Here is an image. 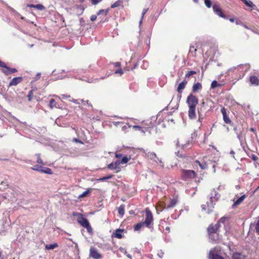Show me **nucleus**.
<instances>
[{
  "mask_svg": "<svg viewBox=\"0 0 259 259\" xmlns=\"http://www.w3.org/2000/svg\"><path fill=\"white\" fill-rule=\"evenodd\" d=\"M124 208L125 206L124 204H121L120 205L118 209V212L119 214L122 216H123L124 214Z\"/></svg>",
  "mask_w": 259,
  "mask_h": 259,
  "instance_id": "c85d7f7f",
  "label": "nucleus"
},
{
  "mask_svg": "<svg viewBox=\"0 0 259 259\" xmlns=\"http://www.w3.org/2000/svg\"><path fill=\"white\" fill-rule=\"evenodd\" d=\"M17 71V69H15V68H10V74H11V73H13L14 72H16Z\"/></svg>",
  "mask_w": 259,
  "mask_h": 259,
  "instance_id": "052dcab7",
  "label": "nucleus"
},
{
  "mask_svg": "<svg viewBox=\"0 0 259 259\" xmlns=\"http://www.w3.org/2000/svg\"><path fill=\"white\" fill-rule=\"evenodd\" d=\"M196 73V72L195 71H188L185 75V79L187 78H189L191 75L195 74Z\"/></svg>",
  "mask_w": 259,
  "mask_h": 259,
  "instance_id": "4c0bfd02",
  "label": "nucleus"
},
{
  "mask_svg": "<svg viewBox=\"0 0 259 259\" xmlns=\"http://www.w3.org/2000/svg\"><path fill=\"white\" fill-rule=\"evenodd\" d=\"M35 8L39 10H44L45 9V7L41 4H37L35 6Z\"/></svg>",
  "mask_w": 259,
  "mask_h": 259,
  "instance_id": "37998d69",
  "label": "nucleus"
},
{
  "mask_svg": "<svg viewBox=\"0 0 259 259\" xmlns=\"http://www.w3.org/2000/svg\"><path fill=\"white\" fill-rule=\"evenodd\" d=\"M22 80V77H16L13 78L9 83V86L16 85Z\"/></svg>",
  "mask_w": 259,
  "mask_h": 259,
  "instance_id": "ddd939ff",
  "label": "nucleus"
},
{
  "mask_svg": "<svg viewBox=\"0 0 259 259\" xmlns=\"http://www.w3.org/2000/svg\"><path fill=\"white\" fill-rule=\"evenodd\" d=\"M10 67L8 66H6L4 68L2 69L3 72L6 75L10 74Z\"/></svg>",
  "mask_w": 259,
  "mask_h": 259,
  "instance_id": "72a5a7b5",
  "label": "nucleus"
},
{
  "mask_svg": "<svg viewBox=\"0 0 259 259\" xmlns=\"http://www.w3.org/2000/svg\"><path fill=\"white\" fill-rule=\"evenodd\" d=\"M198 119L197 121V123L198 124V126L199 127H200L201 126V122L203 119V115L199 112V110H198Z\"/></svg>",
  "mask_w": 259,
  "mask_h": 259,
  "instance_id": "bb28decb",
  "label": "nucleus"
},
{
  "mask_svg": "<svg viewBox=\"0 0 259 259\" xmlns=\"http://www.w3.org/2000/svg\"><path fill=\"white\" fill-rule=\"evenodd\" d=\"M234 130L236 131V133L237 134V138L239 139L240 142L241 143L243 141V131L240 132L239 133L238 132L237 128L234 127Z\"/></svg>",
  "mask_w": 259,
  "mask_h": 259,
  "instance_id": "5701e85b",
  "label": "nucleus"
},
{
  "mask_svg": "<svg viewBox=\"0 0 259 259\" xmlns=\"http://www.w3.org/2000/svg\"><path fill=\"white\" fill-rule=\"evenodd\" d=\"M102 0H91V3L94 5H96L98 4L99 3L102 2Z\"/></svg>",
  "mask_w": 259,
  "mask_h": 259,
  "instance_id": "864d4df0",
  "label": "nucleus"
},
{
  "mask_svg": "<svg viewBox=\"0 0 259 259\" xmlns=\"http://www.w3.org/2000/svg\"><path fill=\"white\" fill-rule=\"evenodd\" d=\"M221 112L223 114V115H226L227 113L226 112V111H225V109L224 108H223L222 109H221Z\"/></svg>",
  "mask_w": 259,
  "mask_h": 259,
  "instance_id": "e2e57ef3",
  "label": "nucleus"
},
{
  "mask_svg": "<svg viewBox=\"0 0 259 259\" xmlns=\"http://www.w3.org/2000/svg\"><path fill=\"white\" fill-rule=\"evenodd\" d=\"M118 166L117 161H116L115 163H111L108 165L107 167L110 169H116Z\"/></svg>",
  "mask_w": 259,
  "mask_h": 259,
  "instance_id": "cd10ccee",
  "label": "nucleus"
},
{
  "mask_svg": "<svg viewBox=\"0 0 259 259\" xmlns=\"http://www.w3.org/2000/svg\"><path fill=\"white\" fill-rule=\"evenodd\" d=\"M40 73L38 72L36 74V76L35 77V80H36L39 78L40 76Z\"/></svg>",
  "mask_w": 259,
  "mask_h": 259,
  "instance_id": "680f3d73",
  "label": "nucleus"
},
{
  "mask_svg": "<svg viewBox=\"0 0 259 259\" xmlns=\"http://www.w3.org/2000/svg\"><path fill=\"white\" fill-rule=\"evenodd\" d=\"M204 3L205 6L207 8H210L211 6V2L210 0H204Z\"/></svg>",
  "mask_w": 259,
  "mask_h": 259,
  "instance_id": "49530a36",
  "label": "nucleus"
},
{
  "mask_svg": "<svg viewBox=\"0 0 259 259\" xmlns=\"http://www.w3.org/2000/svg\"><path fill=\"white\" fill-rule=\"evenodd\" d=\"M208 257L209 259H225L219 252L218 250L215 248L210 250Z\"/></svg>",
  "mask_w": 259,
  "mask_h": 259,
  "instance_id": "1a4fd4ad",
  "label": "nucleus"
},
{
  "mask_svg": "<svg viewBox=\"0 0 259 259\" xmlns=\"http://www.w3.org/2000/svg\"><path fill=\"white\" fill-rule=\"evenodd\" d=\"M35 156H36V158H37L36 162L39 164H43L42 160L40 158V154H37L35 155Z\"/></svg>",
  "mask_w": 259,
  "mask_h": 259,
  "instance_id": "79ce46f5",
  "label": "nucleus"
},
{
  "mask_svg": "<svg viewBox=\"0 0 259 259\" xmlns=\"http://www.w3.org/2000/svg\"><path fill=\"white\" fill-rule=\"evenodd\" d=\"M147 10L148 9H144L143 10V12H142V18L140 21V25H141V24L142 23V19L144 17V16L145 15V14L146 13V12H147Z\"/></svg>",
  "mask_w": 259,
  "mask_h": 259,
  "instance_id": "09e8293b",
  "label": "nucleus"
},
{
  "mask_svg": "<svg viewBox=\"0 0 259 259\" xmlns=\"http://www.w3.org/2000/svg\"><path fill=\"white\" fill-rule=\"evenodd\" d=\"M121 156H122V155L121 154H118V153L115 154V157L117 158L121 157Z\"/></svg>",
  "mask_w": 259,
  "mask_h": 259,
  "instance_id": "338daca9",
  "label": "nucleus"
},
{
  "mask_svg": "<svg viewBox=\"0 0 259 259\" xmlns=\"http://www.w3.org/2000/svg\"><path fill=\"white\" fill-rule=\"evenodd\" d=\"M230 154L232 156V157H233V158H234V154H235V152H234V151L233 150H231V151H230Z\"/></svg>",
  "mask_w": 259,
  "mask_h": 259,
  "instance_id": "774afa93",
  "label": "nucleus"
},
{
  "mask_svg": "<svg viewBox=\"0 0 259 259\" xmlns=\"http://www.w3.org/2000/svg\"><path fill=\"white\" fill-rule=\"evenodd\" d=\"M225 219H226L225 218H222L219 220L216 224L214 225H210L208 227L207 231L209 234V238L212 239L213 241H215L218 239V235L217 232L218 231L219 228L220 226V223H224Z\"/></svg>",
  "mask_w": 259,
  "mask_h": 259,
  "instance_id": "7ed1b4c3",
  "label": "nucleus"
},
{
  "mask_svg": "<svg viewBox=\"0 0 259 259\" xmlns=\"http://www.w3.org/2000/svg\"><path fill=\"white\" fill-rule=\"evenodd\" d=\"M196 162L199 163V166L202 169H204L206 168L207 164L205 162L200 163L198 161H197Z\"/></svg>",
  "mask_w": 259,
  "mask_h": 259,
  "instance_id": "a18cd8bd",
  "label": "nucleus"
},
{
  "mask_svg": "<svg viewBox=\"0 0 259 259\" xmlns=\"http://www.w3.org/2000/svg\"><path fill=\"white\" fill-rule=\"evenodd\" d=\"M31 168L34 170L40 171L42 168V166L39 165H35Z\"/></svg>",
  "mask_w": 259,
  "mask_h": 259,
  "instance_id": "c03bdc74",
  "label": "nucleus"
},
{
  "mask_svg": "<svg viewBox=\"0 0 259 259\" xmlns=\"http://www.w3.org/2000/svg\"><path fill=\"white\" fill-rule=\"evenodd\" d=\"M97 19V16L95 15H93L91 16L90 19L92 21H94Z\"/></svg>",
  "mask_w": 259,
  "mask_h": 259,
  "instance_id": "4d7b16f0",
  "label": "nucleus"
},
{
  "mask_svg": "<svg viewBox=\"0 0 259 259\" xmlns=\"http://www.w3.org/2000/svg\"><path fill=\"white\" fill-rule=\"evenodd\" d=\"M187 84V81L186 79H184L178 85L177 88V91L179 93L181 94L182 91L185 88L186 84Z\"/></svg>",
  "mask_w": 259,
  "mask_h": 259,
  "instance_id": "4468645a",
  "label": "nucleus"
},
{
  "mask_svg": "<svg viewBox=\"0 0 259 259\" xmlns=\"http://www.w3.org/2000/svg\"><path fill=\"white\" fill-rule=\"evenodd\" d=\"M113 64L115 67H120V65H121L120 63L119 62L113 63Z\"/></svg>",
  "mask_w": 259,
  "mask_h": 259,
  "instance_id": "bf43d9fd",
  "label": "nucleus"
},
{
  "mask_svg": "<svg viewBox=\"0 0 259 259\" xmlns=\"http://www.w3.org/2000/svg\"><path fill=\"white\" fill-rule=\"evenodd\" d=\"M73 215L77 216V222L82 227L86 228L87 230L91 229L89 222L87 219L83 217L82 214L76 212L73 213Z\"/></svg>",
  "mask_w": 259,
  "mask_h": 259,
  "instance_id": "423d86ee",
  "label": "nucleus"
},
{
  "mask_svg": "<svg viewBox=\"0 0 259 259\" xmlns=\"http://www.w3.org/2000/svg\"><path fill=\"white\" fill-rule=\"evenodd\" d=\"M33 96V91H30L27 95V97L28 98V100L30 101L32 99Z\"/></svg>",
  "mask_w": 259,
  "mask_h": 259,
  "instance_id": "de8ad7c7",
  "label": "nucleus"
},
{
  "mask_svg": "<svg viewBox=\"0 0 259 259\" xmlns=\"http://www.w3.org/2000/svg\"><path fill=\"white\" fill-rule=\"evenodd\" d=\"M130 159H131L130 157L128 158L127 156H124L122 158V159L120 161L117 160V161L118 162V165L120 164H123L126 163L129 161V160Z\"/></svg>",
  "mask_w": 259,
  "mask_h": 259,
  "instance_id": "a878e982",
  "label": "nucleus"
},
{
  "mask_svg": "<svg viewBox=\"0 0 259 259\" xmlns=\"http://www.w3.org/2000/svg\"><path fill=\"white\" fill-rule=\"evenodd\" d=\"M233 259H245V255L242 253L235 252L232 256Z\"/></svg>",
  "mask_w": 259,
  "mask_h": 259,
  "instance_id": "6ab92c4d",
  "label": "nucleus"
},
{
  "mask_svg": "<svg viewBox=\"0 0 259 259\" xmlns=\"http://www.w3.org/2000/svg\"><path fill=\"white\" fill-rule=\"evenodd\" d=\"M220 84L218 83V82L216 80H213L211 84V89H214L219 86H220Z\"/></svg>",
  "mask_w": 259,
  "mask_h": 259,
  "instance_id": "a19ab883",
  "label": "nucleus"
},
{
  "mask_svg": "<svg viewBox=\"0 0 259 259\" xmlns=\"http://www.w3.org/2000/svg\"><path fill=\"white\" fill-rule=\"evenodd\" d=\"M119 250L124 253V254H126V253H127V251H126V249L124 248H123V247H120L119 248Z\"/></svg>",
  "mask_w": 259,
  "mask_h": 259,
  "instance_id": "5fc2aeb1",
  "label": "nucleus"
},
{
  "mask_svg": "<svg viewBox=\"0 0 259 259\" xmlns=\"http://www.w3.org/2000/svg\"><path fill=\"white\" fill-rule=\"evenodd\" d=\"M58 246V245L57 243H55L53 244H47L46 245V248L47 249H53Z\"/></svg>",
  "mask_w": 259,
  "mask_h": 259,
  "instance_id": "7c9ffc66",
  "label": "nucleus"
},
{
  "mask_svg": "<svg viewBox=\"0 0 259 259\" xmlns=\"http://www.w3.org/2000/svg\"><path fill=\"white\" fill-rule=\"evenodd\" d=\"M56 106V102L54 99H52L50 101V107L51 109Z\"/></svg>",
  "mask_w": 259,
  "mask_h": 259,
  "instance_id": "ea45409f",
  "label": "nucleus"
},
{
  "mask_svg": "<svg viewBox=\"0 0 259 259\" xmlns=\"http://www.w3.org/2000/svg\"><path fill=\"white\" fill-rule=\"evenodd\" d=\"M127 128L128 127L126 125H124L122 127V130L124 132H126Z\"/></svg>",
  "mask_w": 259,
  "mask_h": 259,
  "instance_id": "0e129e2a",
  "label": "nucleus"
},
{
  "mask_svg": "<svg viewBox=\"0 0 259 259\" xmlns=\"http://www.w3.org/2000/svg\"><path fill=\"white\" fill-rule=\"evenodd\" d=\"M120 3H121V1L120 0H118L117 1L115 2L114 4H113L111 6V8L114 9V8L119 7L120 5Z\"/></svg>",
  "mask_w": 259,
  "mask_h": 259,
  "instance_id": "e433bc0d",
  "label": "nucleus"
},
{
  "mask_svg": "<svg viewBox=\"0 0 259 259\" xmlns=\"http://www.w3.org/2000/svg\"><path fill=\"white\" fill-rule=\"evenodd\" d=\"M89 256L94 259H101L102 258L101 254L98 252L96 248L93 247L90 248Z\"/></svg>",
  "mask_w": 259,
  "mask_h": 259,
  "instance_id": "9d476101",
  "label": "nucleus"
},
{
  "mask_svg": "<svg viewBox=\"0 0 259 259\" xmlns=\"http://www.w3.org/2000/svg\"><path fill=\"white\" fill-rule=\"evenodd\" d=\"M123 72L122 69H121L120 67H119V69L115 71V74H119L120 75H121L123 74Z\"/></svg>",
  "mask_w": 259,
  "mask_h": 259,
  "instance_id": "603ef678",
  "label": "nucleus"
},
{
  "mask_svg": "<svg viewBox=\"0 0 259 259\" xmlns=\"http://www.w3.org/2000/svg\"><path fill=\"white\" fill-rule=\"evenodd\" d=\"M40 171L44 173H45V174H52V170L50 168H48V167H42V168H41V170Z\"/></svg>",
  "mask_w": 259,
  "mask_h": 259,
  "instance_id": "473e14b6",
  "label": "nucleus"
},
{
  "mask_svg": "<svg viewBox=\"0 0 259 259\" xmlns=\"http://www.w3.org/2000/svg\"><path fill=\"white\" fill-rule=\"evenodd\" d=\"M250 68V65L248 64H241L237 66L233 67L229 69H228V71H234L235 70H237L240 73V77L242 78L243 77L246 72L249 70Z\"/></svg>",
  "mask_w": 259,
  "mask_h": 259,
  "instance_id": "39448f33",
  "label": "nucleus"
},
{
  "mask_svg": "<svg viewBox=\"0 0 259 259\" xmlns=\"http://www.w3.org/2000/svg\"><path fill=\"white\" fill-rule=\"evenodd\" d=\"M156 208L158 213H159L158 211L161 212L164 209H167L165 203L163 202H160L158 203V204L156 206Z\"/></svg>",
  "mask_w": 259,
  "mask_h": 259,
  "instance_id": "dca6fc26",
  "label": "nucleus"
},
{
  "mask_svg": "<svg viewBox=\"0 0 259 259\" xmlns=\"http://www.w3.org/2000/svg\"><path fill=\"white\" fill-rule=\"evenodd\" d=\"M198 100L197 98L190 94L187 98L186 103L189 107L188 116L190 119H195L196 117V106L198 104Z\"/></svg>",
  "mask_w": 259,
  "mask_h": 259,
  "instance_id": "f257e3e1",
  "label": "nucleus"
},
{
  "mask_svg": "<svg viewBox=\"0 0 259 259\" xmlns=\"http://www.w3.org/2000/svg\"><path fill=\"white\" fill-rule=\"evenodd\" d=\"M178 203V199L176 198H174L172 199H170L169 201V203L167 206V208H171L174 207L177 203Z\"/></svg>",
  "mask_w": 259,
  "mask_h": 259,
  "instance_id": "a211bd4d",
  "label": "nucleus"
},
{
  "mask_svg": "<svg viewBox=\"0 0 259 259\" xmlns=\"http://www.w3.org/2000/svg\"><path fill=\"white\" fill-rule=\"evenodd\" d=\"M146 155L149 158L154 160L156 162H157V161L156 160V159H157V157L156 156V154L154 152H149L148 153H146Z\"/></svg>",
  "mask_w": 259,
  "mask_h": 259,
  "instance_id": "b1692460",
  "label": "nucleus"
},
{
  "mask_svg": "<svg viewBox=\"0 0 259 259\" xmlns=\"http://www.w3.org/2000/svg\"><path fill=\"white\" fill-rule=\"evenodd\" d=\"M212 8H213L214 13L216 15H217L219 16L220 17L223 18H226V15H224L223 14V13L222 12V9H221L219 5H218V4L214 5L213 6Z\"/></svg>",
  "mask_w": 259,
  "mask_h": 259,
  "instance_id": "9b49d317",
  "label": "nucleus"
},
{
  "mask_svg": "<svg viewBox=\"0 0 259 259\" xmlns=\"http://www.w3.org/2000/svg\"><path fill=\"white\" fill-rule=\"evenodd\" d=\"M109 9H106V10L101 9V10H99V12L97 13V15H99L102 14H104V16H106L109 12Z\"/></svg>",
  "mask_w": 259,
  "mask_h": 259,
  "instance_id": "f704fd0d",
  "label": "nucleus"
},
{
  "mask_svg": "<svg viewBox=\"0 0 259 259\" xmlns=\"http://www.w3.org/2000/svg\"><path fill=\"white\" fill-rule=\"evenodd\" d=\"M122 232H123V230L119 229H117L115 231V232L113 234V235L115 237L118 238V239H120L122 237Z\"/></svg>",
  "mask_w": 259,
  "mask_h": 259,
  "instance_id": "4be33fe9",
  "label": "nucleus"
},
{
  "mask_svg": "<svg viewBox=\"0 0 259 259\" xmlns=\"http://www.w3.org/2000/svg\"><path fill=\"white\" fill-rule=\"evenodd\" d=\"M202 89L201 84L200 82H196L194 83L192 87V92L196 93L198 91L201 90Z\"/></svg>",
  "mask_w": 259,
  "mask_h": 259,
  "instance_id": "f3484780",
  "label": "nucleus"
},
{
  "mask_svg": "<svg viewBox=\"0 0 259 259\" xmlns=\"http://www.w3.org/2000/svg\"><path fill=\"white\" fill-rule=\"evenodd\" d=\"M196 176L195 172L192 170L183 169L182 171V178L183 180L193 179Z\"/></svg>",
  "mask_w": 259,
  "mask_h": 259,
  "instance_id": "6e6552de",
  "label": "nucleus"
},
{
  "mask_svg": "<svg viewBox=\"0 0 259 259\" xmlns=\"http://www.w3.org/2000/svg\"><path fill=\"white\" fill-rule=\"evenodd\" d=\"M158 116V115L157 116H152L150 119L143 122V126L147 128V132H148L150 134H151L150 129L159 123V121H157Z\"/></svg>",
  "mask_w": 259,
  "mask_h": 259,
  "instance_id": "20e7f679",
  "label": "nucleus"
},
{
  "mask_svg": "<svg viewBox=\"0 0 259 259\" xmlns=\"http://www.w3.org/2000/svg\"><path fill=\"white\" fill-rule=\"evenodd\" d=\"M112 177H113V175H110L107 176L106 177L101 178L98 179V181H105L107 180L111 179L112 178Z\"/></svg>",
  "mask_w": 259,
  "mask_h": 259,
  "instance_id": "c9c22d12",
  "label": "nucleus"
},
{
  "mask_svg": "<svg viewBox=\"0 0 259 259\" xmlns=\"http://www.w3.org/2000/svg\"><path fill=\"white\" fill-rule=\"evenodd\" d=\"M246 196L245 195H242L239 197L233 204V207L240 204L245 199Z\"/></svg>",
  "mask_w": 259,
  "mask_h": 259,
  "instance_id": "393cba45",
  "label": "nucleus"
},
{
  "mask_svg": "<svg viewBox=\"0 0 259 259\" xmlns=\"http://www.w3.org/2000/svg\"><path fill=\"white\" fill-rule=\"evenodd\" d=\"M71 101L73 102V103H75V104H80L81 102H83V100H80V99H79V100L72 99L71 100Z\"/></svg>",
  "mask_w": 259,
  "mask_h": 259,
  "instance_id": "8fccbe9b",
  "label": "nucleus"
},
{
  "mask_svg": "<svg viewBox=\"0 0 259 259\" xmlns=\"http://www.w3.org/2000/svg\"><path fill=\"white\" fill-rule=\"evenodd\" d=\"M132 127L136 130H139L141 131L144 134H145L146 132H147V128L144 126L134 125Z\"/></svg>",
  "mask_w": 259,
  "mask_h": 259,
  "instance_id": "aec40b11",
  "label": "nucleus"
},
{
  "mask_svg": "<svg viewBox=\"0 0 259 259\" xmlns=\"http://www.w3.org/2000/svg\"><path fill=\"white\" fill-rule=\"evenodd\" d=\"M250 228L255 231L256 233L259 235V217L254 223L251 224Z\"/></svg>",
  "mask_w": 259,
  "mask_h": 259,
  "instance_id": "f8f14e48",
  "label": "nucleus"
},
{
  "mask_svg": "<svg viewBox=\"0 0 259 259\" xmlns=\"http://www.w3.org/2000/svg\"><path fill=\"white\" fill-rule=\"evenodd\" d=\"M249 81L251 85L257 86L259 85V79L258 78L254 75L250 76Z\"/></svg>",
  "mask_w": 259,
  "mask_h": 259,
  "instance_id": "2eb2a0df",
  "label": "nucleus"
},
{
  "mask_svg": "<svg viewBox=\"0 0 259 259\" xmlns=\"http://www.w3.org/2000/svg\"><path fill=\"white\" fill-rule=\"evenodd\" d=\"M219 195L218 192L213 190L212 191L210 196V202H207L206 205H202V210L206 211L207 213L212 212L214 203L218 200Z\"/></svg>",
  "mask_w": 259,
  "mask_h": 259,
  "instance_id": "f03ea898",
  "label": "nucleus"
},
{
  "mask_svg": "<svg viewBox=\"0 0 259 259\" xmlns=\"http://www.w3.org/2000/svg\"><path fill=\"white\" fill-rule=\"evenodd\" d=\"M89 193V190L83 192L81 194H80L79 196V198H82V197H85Z\"/></svg>",
  "mask_w": 259,
  "mask_h": 259,
  "instance_id": "3c124183",
  "label": "nucleus"
},
{
  "mask_svg": "<svg viewBox=\"0 0 259 259\" xmlns=\"http://www.w3.org/2000/svg\"><path fill=\"white\" fill-rule=\"evenodd\" d=\"M223 119L226 123L229 124L231 122V120L230 119L229 117L227 116V114H224V115H223Z\"/></svg>",
  "mask_w": 259,
  "mask_h": 259,
  "instance_id": "58836bf2",
  "label": "nucleus"
},
{
  "mask_svg": "<svg viewBox=\"0 0 259 259\" xmlns=\"http://www.w3.org/2000/svg\"><path fill=\"white\" fill-rule=\"evenodd\" d=\"M153 215L151 211L148 208L146 209L145 220L143 222L145 226L147 228H150V226L153 225Z\"/></svg>",
  "mask_w": 259,
  "mask_h": 259,
  "instance_id": "0eeeda50",
  "label": "nucleus"
},
{
  "mask_svg": "<svg viewBox=\"0 0 259 259\" xmlns=\"http://www.w3.org/2000/svg\"><path fill=\"white\" fill-rule=\"evenodd\" d=\"M243 3L250 8V11L255 9L256 8L255 5L250 1L243 0Z\"/></svg>",
  "mask_w": 259,
  "mask_h": 259,
  "instance_id": "412c9836",
  "label": "nucleus"
},
{
  "mask_svg": "<svg viewBox=\"0 0 259 259\" xmlns=\"http://www.w3.org/2000/svg\"><path fill=\"white\" fill-rule=\"evenodd\" d=\"M163 254H164V253L162 251V250H159L157 253V255L160 258H161L163 256Z\"/></svg>",
  "mask_w": 259,
  "mask_h": 259,
  "instance_id": "6e6d98bb",
  "label": "nucleus"
},
{
  "mask_svg": "<svg viewBox=\"0 0 259 259\" xmlns=\"http://www.w3.org/2000/svg\"><path fill=\"white\" fill-rule=\"evenodd\" d=\"M196 51L197 49L196 47L194 46L191 45L189 49V53L191 54L192 56H194L195 55Z\"/></svg>",
  "mask_w": 259,
  "mask_h": 259,
  "instance_id": "2f4dec72",
  "label": "nucleus"
},
{
  "mask_svg": "<svg viewBox=\"0 0 259 259\" xmlns=\"http://www.w3.org/2000/svg\"><path fill=\"white\" fill-rule=\"evenodd\" d=\"M35 5L33 4H27V7L29 8H35Z\"/></svg>",
  "mask_w": 259,
  "mask_h": 259,
  "instance_id": "69168bd1",
  "label": "nucleus"
},
{
  "mask_svg": "<svg viewBox=\"0 0 259 259\" xmlns=\"http://www.w3.org/2000/svg\"><path fill=\"white\" fill-rule=\"evenodd\" d=\"M144 226H145V224L143 222L138 223L137 225H136L135 226L134 230L135 231H139L140 230V229L141 228H142Z\"/></svg>",
  "mask_w": 259,
  "mask_h": 259,
  "instance_id": "c756f323",
  "label": "nucleus"
},
{
  "mask_svg": "<svg viewBox=\"0 0 259 259\" xmlns=\"http://www.w3.org/2000/svg\"><path fill=\"white\" fill-rule=\"evenodd\" d=\"M7 65L6 63L0 60V67H1L3 68H4Z\"/></svg>",
  "mask_w": 259,
  "mask_h": 259,
  "instance_id": "13d9d810",
  "label": "nucleus"
}]
</instances>
